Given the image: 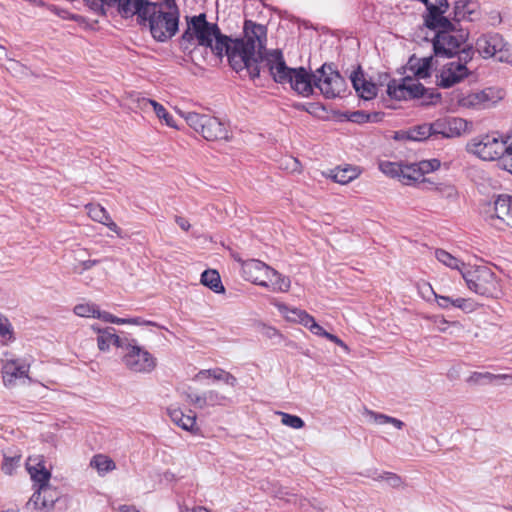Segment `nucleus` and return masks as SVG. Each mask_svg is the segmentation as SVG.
<instances>
[{"label":"nucleus","instance_id":"1","mask_svg":"<svg viewBox=\"0 0 512 512\" xmlns=\"http://www.w3.org/2000/svg\"><path fill=\"white\" fill-rule=\"evenodd\" d=\"M244 37L228 42L227 57L236 72L246 70L251 78L259 77L266 72L263 61L272 50H266L267 29L262 24L251 20L244 23Z\"/></svg>","mask_w":512,"mask_h":512},{"label":"nucleus","instance_id":"2","mask_svg":"<svg viewBox=\"0 0 512 512\" xmlns=\"http://www.w3.org/2000/svg\"><path fill=\"white\" fill-rule=\"evenodd\" d=\"M426 5L427 15L425 24L428 28L437 31L433 40L435 55L444 57H453L458 55L464 48H472L466 45L468 33L463 29H457L456 24L444 16L449 4L446 0H422Z\"/></svg>","mask_w":512,"mask_h":512},{"label":"nucleus","instance_id":"3","mask_svg":"<svg viewBox=\"0 0 512 512\" xmlns=\"http://www.w3.org/2000/svg\"><path fill=\"white\" fill-rule=\"evenodd\" d=\"M432 65V56L423 58L411 57L408 61V69L416 79L407 76L400 81H390L387 86L388 95L396 100L421 98L423 105L436 104L440 100V94L426 89L418 82L419 79H425L430 76Z\"/></svg>","mask_w":512,"mask_h":512},{"label":"nucleus","instance_id":"4","mask_svg":"<svg viewBox=\"0 0 512 512\" xmlns=\"http://www.w3.org/2000/svg\"><path fill=\"white\" fill-rule=\"evenodd\" d=\"M263 63L275 82L288 83L294 91L305 97L313 93V75L311 76L304 68L288 67L281 50L272 49Z\"/></svg>","mask_w":512,"mask_h":512},{"label":"nucleus","instance_id":"5","mask_svg":"<svg viewBox=\"0 0 512 512\" xmlns=\"http://www.w3.org/2000/svg\"><path fill=\"white\" fill-rule=\"evenodd\" d=\"M179 9L175 0H163L152 2L146 8V12L140 23L148 22L151 34L154 39L164 42L173 37L178 31Z\"/></svg>","mask_w":512,"mask_h":512},{"label":"nucleus","instance_id":"6","mask_svg":"<svg viewBox=\"0 0 512 512\" xmlns=\"http://www.w3.org/2000/svg\"><path fill=\"white\" fill-rule=\"evenodd\" d=\"M182 40L209 47L214 54L222 56L224 53L227 55L230 38L222 35L217 24L208 22L202 13L187 19V29Z\"/></svg>","mask_w":512,"mask_h":512},{"label":"nucleus","instance_id":"7","mask_svg":"<svg viewBox=\"0 0 512 512\" xmlns=\"http://www.w3.org/2000/svg\"><path fill=\"white\" fill-rule=\"evenodd\" d=\"M506 92L500 87H486L475 91H454L451 94L453 110L459 108L484 110L490 109L504 99Z\"/></svg>","mask_w":512,"mask_h":512},{"label":"nucleus","instance_id":"8","mask_svg":"<svg viewBox=\"0 0 512 512\" xmlns=\"http://www.w3.org/2000/svg\"><path fill=\"white\" fill-rule=\"evenodd\" d=\"M462 277L467 288L477 295L497 298L501 294L500 283L488 266L468 265L466 269L462 270Z\"/></svg>","mask_w":512,"mask_h":512},{"label":"nucleus","instance_id":"9","mask_svg":"<svg viewBox=\"0 0 512 512\" xmlns=\"http://www.w3.org/2000/svg\"><path fill=\"white\" fill-rule=\"evenodd\" d=\"M509 135L497 131L482 134L472 138L467 143V151L485 161L500 159L505 153Z\"/></svg>","mask_w":512,"mask_h":512},{"label":"nucleus","instance_id":"10","mask_svg":"<svg viewBox=\"0 0 512 512\" xmlns=\"http://www.w3.org/2000/svg\"><path fill=\"white\" fill-rule=\"evenodd\" d=\"M187 124L208 141L227 140V125L217 117L196 112H180Z\"/></svg>","mask_w":512,"mask_h":512},{"label":"nucleus","instance_id":"11","mask_svg":"<svg viewBox=\"0 0 512 512\" xmlns=\"http://www.w3.org/2000/svg\"><path fill=\"white\" fill-rule=\"evenodd\" d=\"M475 50L484 59L495 58L499 62L512 64V45L499 33L480 35L476 39Z\"/></svg>","mask_w":512,"mask_h":512},{"label":"nucleus","instance_id":"12","mask_svg":"<svg viewBox=\"0 0 512 512\" xmlns=\"http://www.w3.org/2000/svg\"><path fill=\"white\" fill-rule=\"evenodd\" d=\"M281 314L291 322L299 323L307 328L312 334L327 338L329 341L335 343L346 352L349 351L348 346L336 335L327 332L321 325H319L315 318L308 314L305 310L298 308H290L285 304H277Z\"/></svg>","mask_w":512,"mask_h":512},{"label":"nucleus","instance_id":"13","mask_svg":"<svg viewBox=\"0 0 512 512\" xmlns=\"http://www.w3.org/2000/svg\"><path fill=\"white\" fill-rule=\"evenodd\" d=\"M122 361L127 369L135 373H150L157 365L156 358L144 347L138 345L135 339L127 342Z\"/></svg>","mask_w":512,"mask_h":512},{"label":"nucleus","instance_id":"14","mask_svg":"<svg viewBox=\"0 0 512 512\" xmlns=\"http://www.w3.org/2000/svg\"><path fill=\"white\" fill-rule=\"evenodd\" d=\"M473 54L472 48H464L457 61L453 60L445 64L437 77L438 86L450 88L467 78L469 70L466 64L472 60Z\"/></svg>","mask_w":512,"mask_h":512},{"label":"nucleus","instance_id":"15","mask_svg":"<svg viewBox=\"0 0 512 512\" xmlns=\"http://www.w3.org/2000/svg\"><path fill=\"white\" fill-rule=\"evenodd\" d=\"M313 84L328 99L340 97L346 90L344 78L326 64L313 74Z\"/></svg>","mask_w":512,"mask_h":512},{"label":"nucleus","instance_id":"16","mask_svg":"<svg viewBox=\"0 0 512 512\" xmlns=\"http://www.w3.org/2000/svg\"><path fill=\"white\" fill-rule=\"evenodd\" d=\"M435 135L444 138H456L468 134L472 130V123L460 117H443L433 122Z\"/></svg>","mask_w":512,"mask_h":512},{"label":"nucleus","instance_id":"17","mask_svg":"<svg viewBox=\"0 0 512 512\" xmlns=\"http://www.w3.org/2000/svg\"><path fill=\"white\" fill-rule=\"evenodd\" d=\"M30 364L26 359L7 358L2 364V379L5 387L12 388L21 379H29Z\"/></svg>","mask_w":512,"mask_h":512},{"label":"nucleus","instance_id":"18","mask_svg":"<svg viewBox=\"0 0 512 512\" xmlns=\"http://www.w3.org/2000/svg\"><path fill=\"white\" fill-rule=\"evenodd\" d=\"M151 3L150 0H102L101 2V4L116 7L123 18L137 16L138 20L144 16L146 8Z\"/></svg>","mask_w":512,"mask_h":512},{"label":"nucleus","instance_id":"19","mask_svg":"<svg viewBox=\"0 0 512 512\" xmlns=\"http://www.w3.org/2000/svg\"><path fill=\"white\" fill-rule=\"evenodd\" d=\"M92 329L97 332V346L99 350L103 352L109 351L112 346L124 350L127 342L130 340L128 338L118 336L113 327L101 329L98 326L93 325Z\"/></svg>","mask_w":512,"mask_h":512},{"label":"nucleus","instance_id":"20","mask_svg":"<svg viewBox=\"0 0 512 512\" xmlns=\"http://www.w3.org/2000/svg\"><path fill=\"white\" fill-rule=\"evenodd\" d=\"M491 224L499 228H501L500 224L512 228V196H498L494 202V214L491 215Z\"/></svg>","mask_w":512,"mask_h":512},{"label":"nucleus","instance_id":"21","mask_svg":"<svg viewBox=\"0 0 512 512\" xmlns=\"http://www.w3.org/2000/svg\"><path fill=\"white\" fill-rule=\"evenodd\" d=\"M187 399L198 409L224 406L228 402V398L217 390H208L201 394L190 393L187 395Z\"/></svg>","mask_w":512,"mask_h":512},{"label":"nucleus","instance_id":"22","mask_svg":"<svg viewBox=\"0 0 512 512\" xmlns=\"http://www.w3.org/2000/svg\"><path fill=\"white\" fill-rule=\"evenodd\" d=\"M269 267L270 266L257 259H250L241 263L243 277L259 286L265 284L264 278L269 271Z\"/></svg>","mask_w":512,"mask_h":512},{"label":"nucleus","instance_id":"23","mask_svg":"<svg viewBox=\"0 0 512 512\" xmlns=\"http://www.w3.org/2000/svg\"><path fill=\"white\" fill-rule=\"evenodd\" d=\"M167 413L171 421L183 430L191 433L198 431L196 414L194 412L189 411V414H184L180 408L171 405L167 408Z\"/></svg>","mask_w":512,"mask_h":512},{"label":"nucleus","instance_id":"24","mask_svg":"<svg viewBox=\"0 0 512 512\" xmlns=\"http://www.w3.org/2000/svg\"><path fill=\"white\" fill-rule=\"evenodd\" d=\"M26 468L32 480L39 485L38 489H42V491L49 490L48 482L51 475L44 464L38 462L36 458L30 457L27 460Z\"/></svg>","mask_w":512,"mask_h":512},{"label":"nucleus","instance_id":"25","mask_svg":"<svg viewBox=\"0 0 512 512\" xmlns=\"http://www.w3.org/2000/svg\"><path fill=\"white\" fill-rule=\"evenodd\" d=\"M350 80L358 95L364 100H370L377 95V86L367 81L361 71H354Z\"/></svg>","mask_w":512,"mask_h":512},{"label":"nucleus","instance_id":"26","mask_svg":"<svg viewBox=\"0 0 512 512\" xmlns=\"http://www.w3.org/2000/svg\"><path fill=\"white\" fill-rule=\"evenodd\" d=\"M264 282L265 284H261L260 286L268 288L270 291L276 293L287 292L291 285V281L288 277L280 274L271 267H269V271L264 278Z\"/></svg>","mask_w":512,"mask_h":512},{"label":"nucleus","instance_id":"27","mask_svg":"<svg viewBox=\"0 0 512 512\" xmlns=\"http://www.w3.org/2000/svg\"><path fill=\"white\" fill-rule=\"evenodd\" d=\"M49 490L38 489L30 498L27 507L31 512H49L54 505L55 498L48 496Z\"/></svg>","mask_w":512,"mask_h":512},{"label":"nucleus","instance_id":"28","mask_svg":"<svg viewBox=\"0 0 512 512\" xmlns=\"http://www.w3.org/2000/svg\"><path fill=\"white\" fill-rule=\"evenodd\" d=\"M453 23L460 21H473L478 16V4L474 1H459L454 7Z\"/></svg>","mask_w":512,"mask_h":512},{"label":"nucleus","instance_id":"29","mask_svg":"<svg viewBox=\"0 0 512 512\" xmlns=\"http://www.w3.org/2000/svg\"><path fill=\"white\" fill-rule=\"evenodd\" d=\"M213 379L216 381H223L227 385L231 387H235L237 384V379L229 372L221 369V368H213V369H203L200 370L196 375L195 379L198 381Z\"/></svg>","mask_w":512,"mask_h":512},{"label":"nucleus","instance_id":"30","mask_svg":"<svg viewBox=\"0 0 512 512\" xmlns=\"http://www.w3.org/2000/svg\"><path fill=\"white\" fill-rule=\"evenodd\" d=\"M139 107L143 110H147L152 108L159 119L164 120L165 124L169 127H176L173 117L168 113V111L161 105L160 103L147 99L141 98L138 99Z\"/></svg>","mask_w":512,"mask_h":512},{"label":"nucleus","instance_id":"31","mask_svg":"<svg viewBox=\"0 0 512 512\" xmlns=\"http://www.w3.org/2000/svg\"><path fill=\"white\" fill-rule=\"evenodd\" d=\"M361 171L356 166L346 165L339 166L331 170V178L340 184H348L360 175Z\"/></svg>","mask_w":512,"mask_h":512},{"label":"nucleus","instance_id":"32","mask_svg":"<svg viewBox=\"0 0 512 512\" xmlns=\"http://www.w3.org/2000/svg\"><path fill=\"white\" fill-rule=\"evenodd\" d=\"M363 415L366 417V419L368 421H370L371 423H374L376 425L391 424L396 429H399V430L404 427V422L403 421H401V420H399L397 418L388 416L386 414L375 412V411L370 410V409H365L364 412H363Z\"/></svg>","mask_w":512,"mask_h":512},{"label":"nucleus","instance_id":"33","mask_svg":"<svg viewBox=\"0 0 512 512\" xmlns=\"http://www.w3.org/2000/svg\"><path fill=\"white\" fill-rule=\"evenodd\" d=\"M90 466L95 469L101 477L116 469L115 462L104 454L94 455L90 460Z\"/></svg>","mask_w":512,"mask_h":512},{"label":"nucleus","instance_id":"34","mask_svg":"<svg viewBox=\"0 0 512 512\" xmlns=\"http://www.w3.org/2000/svg\"><path fill=\"white\" fill-rule=\"evenodd\" d=\"M435 257L436 259L442 263L443 265L458 270L462 274V270L466 269L468 265L463 263L461 260L457 259L450 253H448L445 250L437 249L435 251Z\"/></svg>","mask_w":512,"mask_h":512},{"label":"nucleus","instance_id":"35","mask_svg":"<svg viewBox=\"0 0 512 512\" xmlns=\"http://www.w3.org/2000/svg\"><path fill=\"white\" fill-rule=\"evenodd\" d=\"M401 170L400 181L405 185H412L423 180L418 169V163L402 164Z\"/></svg>","mask_w":512,"mask_h":512},{"label":"nucleus","instance_id":"36","mask_svg":"<svg viewBox=\"0 0 512 512\" xmlns=\"http://www.w3.org/2000/svg\"><path fill=\"white\" fill-rule=\"evenodd\" d=\"M201 283L216 293L224 291L220 275L216 270H206L201 275Z\"/></svg>","mask_w":512,"mask_h":512},{"label":"nucleus","instance_id":"37","mask_svg":"<svg viewBox=\"0 0 512 512\" xmlns=\"http://www.w3.org/2000/svg\"><path fill=\"white\" fill-rule=\"evenodd\" d=\"M431 135H435L433 123H424L412 128L408 132V138L414 141H422L429 138Z\"/></svg>","mask_w":512,"mask_h":512},{"label":"nucleus","instance_id":"38","mask_svg":"<svg viewBox=\"0 0 512 512\" xmlns=\"http://www.w3.org/2000/svg\"><path fill=\"white\" fill-rule=\"evenodd\" d=\"M98 306L94 303L85 302L77 304L73 311L79 317L96 318Z\"/></svg>","mask_w":512,"mask_h":512},{"label":"nucleus","instance_id":"39","mask_svg":"<svg viewBox=\"0 0 512 512\" xmlns=\"http://www.w3.org/2000/svg\"><path fill=\"white\" fill-rule=\"evenodd\" d=\"M89 217L96 222L103 223L108 220V212L99 204H89L86 206Z\"/></svg>","mask_w":512,"mask_h":512},{"label":"nucleus","instance_id":"40","mask_svg":"<svg viewBox=\"0 0 512 512\" xmlns=\"http://www.w3.org/2000/svg\"><path fill=\"white\" fill-rule=\"evenodd\" d=\"M277 414L281 416V423L287 427L302 429L305 426L304 421L299 416L280 411Z\"/></svg>","mask_w":512,"mask_h":512},{"label":"nucleus","instance_id":"41","mask_svg":"<svg viewBox=\"0 0 512 512\" xmlns=\"http://www.w3.org/2000/svg\"><path fill=\"white\" fill-rule=\"evenodd\" d=\"M500 165L503 169L512 174V130L509 134V140L505 147V153L500 158Z\"/></svg>","mask_w":512,"mask_h":512},{"label":"nucleus","instance_id":"42","mask_svg":"<svg viewBox=\"0 0 512 512\" xmlns=\"http://www.w3.org/2000/svg\"><path fill=\"white\" fill-rule=\"evenodd\" d=\"M453 307L465 313H472L478 308V304L471 298L458 297L453 300Z\"/></svg>","mask_w":512,"mask_h":512},{"label":"nucleus","instance_id":"43","mask_svg":"<svg viewBox=\"0 0 512 512\" xmlns=\"http://www.w3.org/2000/svg\"><path fill=\"white\" fill-rule=\"evenodd\" d=\"M401 167H402V164L390 162V161H383V162H380V164H379V168L384 174H386L390 177H397L399 180H400V175H401V171H402Z\"/></svg>","mask_w":512,"mask_h":512},{"label":"nucleus","instance_id":"44","mask_svg":"<svg viewBox=\"0 0 512 512\" xmlns=\"http://www.w3.org/2000/svg\"><path fill=\"white\" fill-rule=\"evenodd\" d=\"M495 381L494 374L490 372H473L469 378L467 379V382L470 384H486V383H492Z\"/></svg>","mask_w":512,"mask_h":512},{"label":"nucleus","instance_id":"45","mask_svg":"<svg viewBox=\"0 0 512 512\" xmlns=\"http://www.w3.org/2000/svg\"><path fill=\"white\" fill-rule=\"evenodd\" d=\"M0 338L3 342L13 339L12 326L7 317L0 313Z\"/></svg>","mask_w":512,"mask_h":512},{"label":"nucleus","instance_id":"46","mask_svg":"<svg viewBox=\"0 0 512 512\" xmlns=\"http://www.w3.org/2000/svg\"><path fill=\"white\" fill-rule=\"evenodd\" d=\"M21 457L19 455L7 456L4 455L2 463V471L7 475H12L13 472L20 464Z\"/></svg>","mask_w":512,"mask_h":512},{"label":"nucleus","instance_id":"47","mask_svg":"<svg viewBox=\"0 0 512 512\" xmlns=\"http://www.w3.org/2000/svg\"><path fill=\"white\" fill-rule=\"evenodd\" d=\"M440 167V161L438 159L423 160L418 162V169L420 170L421 177L425 174L436 171Z\"/></svg>","mask_w":512,"mask_h":512},{"label":"nucleus","instance_id":"48","mask_svg":"<svg viewBox=\"0 0 512 512\" xmlns=\"http://www.w3.org/2000/svg\"><path fill=\"white\" fill-rule=\"evenodd\" d=\"M376 480H386L391 486L398 487L401 484V479L398 475L391 472H384L375 477Z\"/></svg>","mask_w":512,"mask_h":512},{"label":"nucleus","instance_id":"49","mask_svg":"<svg viewBox=\"0 0 512 512\" xmlns=\"http://www.w3.org/2000/svg\"><path fill=\"white\" fill-rule=\"evenodd\" d=\"M98 263V260H85L79 262L77 265L74 266V272L78 274H82L84 271L92 268Z\"/></svg>","mask_w":512,"mask_h":512},{"label":"nucleus","instance_id":"50","mask_svg":"<svg viewBox=\"0 0 512 512\" xmlns=\"http://www.w3.org/2000/svg\"><path fill=\"white\" fill-rule=\"evenodd\" d=\"M434 298L437 301V304L442 309H448L450 306H453V300L455 298H451L449 296L434 294Z\"/></svg>","mask_w":512,"mask_h":512},{"label":"nucleus","instance_id":"51","mask_svg":"<svg viewBox=\"0 0 512 512\" xmlns=\"http://www.w3.org/2000/svg\"><path fill=\"white\" fill-rule=\"evenodd\" d=\"M432 321H433V324H434L435 328L439 332H446L447 328H448V325L450 324L445 318L438 317V316L433 317Z\"/></svg>","mask_w":512,"mask_h":512},{"label":"nucleus","instance_id":"52","mask_svg":"<svg viewBox=\"0 0 512 512\" xmlns=\"http://www.w3.org/2000/svg\"><path fill=\"white\" fill-rule=\"evenodd\" d=\"M419 292L424 298H427L430 295L434 296V294H436L429 283H423L422 285H420Z\"/></svg>","mask_w":512,"mask_h":512},{"label":"nucleus","instance_id":"53","mask_svg":"<svg viewBox=\"0 0 512 512\" xmlns=\"http://www.w3.org/2000/svg\"><path fill=\"white\" fill-rule=\"evenodd\" d=\"M107 226L111 231L115 232L118 236L122 237V230L118 227V225L112 220L110 215L108 216V220L102 223Z\"/></svg>","mask_w":512,"mask_h":512},{"label":"nucleus","instance_id":"54","mask_svg":"<svg viewBox=\"0 0 512 512\" xmlns=\"http://www.w3.org/2000/svg\"><path fill=\"white\" fill-rule=\"evenodd\" d=\"M115 317L116 316L112 315L109 312L100 311V309H98V312L96 314V318L101 319L105 322H109V323H114Z\"/></svg>","mask_w":512,"mask_h":512},{"label":"nucleus","instance_id":"55","mask_svg":"<svg viewBox=\"0 0 512 512\" xmlns=\"http://www.w3.org/2000/svg\"><path fill=\"white\" fill-rule=\"evenodd\" d=\"M495 381H500L506 385H512V374H494Z\"/></svg>","mask_w":512,"mask_h":512},{"label":"nucleus","instance_id":"56","mask_svg":"<svg viewBox=\"0 0 512 512\" xmlns=\"http://www.w3.org/2000/svg\"><path fill=\"white\" fill-rule=\"evenodd\" d=\"M175 221L176 223L178 224V226L184 230V231H188L189 228H190V223L188 222V220L184 217H181V216H176L175 217Z\"/></svg>","mask_w":512,"mask_h":512},{"label":"nucleus","instance_id":"57","mask_svg":"<svg viewBox=\"0 0 512 512\" xmlns=\"http://www.w3.org/2000/svg\"><path fill=\"white\" fill-rule=\"evenodd\" d=\"M139 323H140V321L138 318L124 319V318L115 317L113 324H139Z\"/></svg>","mask_w":512,"mask_h":512},{"label":"nucleus","instance_id":"58","mask_svg":"<svg viewBox=\"0 0 512 512\" xmlns=\"http://www.w3.org/2000/svg\"><path fill=\"white\" fill-rule=\"evenodd\" d=\"M8 70L15 71V72L20 70L21 74H26L25 71H24L25 69L16 61H10L9 66H8Z\"/></svg>","mask_w":512,"mask_h":512},{"label":"nucleus","instance_id":"59","mask_svg":"<svg viewBox=\"0 0 512 512\" xmlns=\"http://www.w3.org/2000/svg\"><path fill=\"white\" fill-rule=\"evenodd\" d=\"M119 512H139L136 507L131 505H122L119 507Z\"/></svg>","mask_w":512,"mask_h":512},{"label":"nucleus","instance_id":"60","mask_svg":"<svg viewBox=\"0 0 512 512\" xmlns=\"http://www.w3.org/2000/svg\"><path fill=\"white\" fill-rule=\"evenodd\" d=\"M192 512H211L209 509L203 506H198L192 510Z\"/></svg>","mask_w":512,"mask_h":512},{"label":"nucleus","instance_id":"61","mask_svg":"<svg viewBox=\"0 0 512 512\" xmlns=\"http://www.w3.org/2000/svg\"><path fill=\"white\" fill-rule=\"evenodd\" d=\"M290 160L292 161V164H293L291 169L292 170H297L298 169V165H299L298 161L296 159H294V158H291Z\"/></svg>","mask_w":512,"mask_h":512},{"label":"nucleus","instance_id":"62","mask_svg":"<svg viewBox=\"0 0 512 512\" xmlns=\"http://www.w3.org/2000/svg\"><path fill=\"white\" fill-rule=\"evenodd\" d=\"M451 325H453L455 327H460L461 326L460 323L457 322V321L452 322Z\"/></svg>","mask_w":512,"mask_h":512}]
</instances>
